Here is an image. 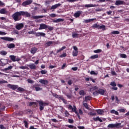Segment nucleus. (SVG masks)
<instances>
[{
  "instance_id": "8",
  "label": "nucleus",
  "mask_w": 129,
  "mask_h": 129,
  "mask_svg": "<svg viewBox=\"0 0 129 129\" xmlns=\"http://www.w3.org/2000/svg\"><path fill=\"white\" fill-rule=\"evenodd\" d=\"M73 49L74 50L73 51V57H76L78 55V48H77V46H74Z\"/></svg>"
},
{
  "instance_id": "26",
  "label": "nucleus",
  "mask_w": 129,
  "mask_h": 129,
  "mask_svg": "<svg viewBox=\"0 0 129 129\" xmlns=\"http://www.w3.org/2000/svg\"><path fill=\"white\" fill-rule=\"evenodd\" d=\"M95 111H96L98 114H100V115H101L102 113L104 112V111H103V110H101L100 109H96L95 110Z\"/></svg>"
},
{
  "instance_id": "38",
  "label": "nucleus",
  "mask_w": 129,
  "mask_h": 129,
  "mask_svg": "<svg viewBox=\"0 0 129 129\" xmlns=\"http://www.w3.org/2000/svg\"><path fill=\"white\" fill-rule=\"evenodd\" d=\"M111 113H113L115 114L116 115H118V112L117 111H115V110H112L110 111Z\"/></svg>"
},
{
  "instance_id": "28",
  "label": "nucleus",
  "mask_w": 129,
  "mask_h": 129,
  "mask_svg": "<svg viewBox=\"0 0 129 129\" xmlns=\"http://www.w3.org/2000/svg\"><path fill=\"white\" fill-rule=\"evenodd\" d=\"M97 91L99 94H101V95H104V93L105 92V91H104V90L99 89V90H97Z\"/></svg>"
},
{
  "instance_id": "50",
  "label": "nucleus",
  "mask_w": 129,
  "mask_h": 129,
  "mask_svg": "<svg viewBox=\"0 0 129 129\" xmlns=\"http://www.w3.org/2000/svg\"><path fill=\"white\" fill-rule=\"evenodd\" d=\"M66 56H67V54H66V53H63L59 55V58H64V57H66Z\"/></svg>"
},
{
  "instance_id": "35",
  "label": "nucleus",
  "mask_w": 129,
  "mask_h": 129,
  "mask_svg": "<svg viewBox=\"0 0 129 129\" xmlns=\"http://www.w3.org/2000/svg\"><path fill=\"white\" fill-rule=\"evenodd\" d=\"M64 49H66V46H62L61 48L56 51V53H60L61 51H63V50H64Z\"/></svg>"
},
{
  "instance_id": "17",
  "label": "nucleus",
  "mask_w": 129,
  "mask_h": 129,
  "mask_svg": "<svg viewBox=\"0 0 129 129\" xmlns=\"http://www.w3.org/2000/svg\"><path fill=\"white\" fill-rule=\"evenodd\" d=\"M115 6H120V5H124V2L120 0H117L115 4Z\"/></svg>"
},
{
  "instance_id": "9",
  "label": "nucleus",
  "mask_w": 129,
  "mask_h": 129,
  "mask_svg": "<svg viewBox=\"0 0 129 129\" xmlns=\"http://www.w3.org/2000/svg\"><path fill=\"white\" fill-rule=\"evenodd\" d=\"M7 87L13 90H16V89H17L18 87H19V86L17 85H12L9 84L7 85Z\"/></svg>"
},
{
  "instance_id": "45",
  "label": "nucleus",
  "mask_w": 129,
  "mask_h": 129,
  "mask_svg": "<svg viewBox=\"0 0 129 129\" xmlns=\"http://www.w3.org/2000/svg\"><path fill=\"white\" fill-rule=\"evenodd\" d=\"M40 72L41 74H42V75L44 74H47V73H48V71L46 70H41Z\"/></svg>"
},
{
  "instance_id": "37",
  "label": "nucleus",
  "mask_w": 129,
  "mask_h": 129,
  "mask_svg": "<svg viewBox=\"0 0 129 129\" xmlns=\"http://www.w3.org/2000/svg\"><path fill=\"white\" fill-rule=\"evenodd\" d=\"M51 94H52V96H53L55 98H57V99H59V97L60 95H58L57 94L54 93H51Z\"/></svg>"
},
{
  "instance_id": "19",
  "label": "nucleus",
  "mask_w": 129,
  "mask_h": 129,
  "mask_svg": "<svg viewBox=\"0 0 129 129\" xmlns=\"http://www.w3.org/2000/svg\"><path fill=\"white\" fill-rule=\"evenodd\" d=\"M37 51H38V49L36 47H34L31 49L30 53L33 54H36V53H37Z\"/></svg>"
},
{
  "instance_id": "7",
  "label": "nucleus",
  "mask_w": 129,
  "mask_h": 129,
  "mask_svg": "<svg viewBox=\"0 0 129 129\" xmlns=\"http://www.w3.org/2000/svg\"><path fill=\"white\" fill-rule=\"evenodd\" d=\"M9 57L13 62H16V61H17V62H19V61L21 60L20 57H17V56L15 55H10Z\"/></svg>"
},
{
  "instance_id": "2",
  "label": "nucleus",
  "mask_w": 129,
  "mask_h": 129,
  "mask_svg": "<svg viewBox=\"0 0 129 129\" xmlns=\"http://www.w3.org/2000/svg\"><path fill=\"white\" fill-rule=\"evenodd\" d=\"M69 109H71L73 112H75L76 114L77 115L78 118L80 119V115H83V111L81 109H79V112L77 111V108H76V106H74V107L71 105H69L68 107Z\"/></svg>"
},
{
  "instance_id": "52",
  "label": "nucleus",
  "mask_w": 129,
  "mask_h": 129,
  "mask_svg": "<svg viewBox=\"0 0 129 129\" xmlns=\"http://www.w3.org/2000/svg\"><path fill=\"white\" fill-rule=\"evenodd\" d=\"M4 110H6L5 106H3L2 107L0 108V112H2V111H4Z\"/></svg>"
},
{
  "instance_id": "18",
  "label": "nucleus",
  "mask_w": 129,
  "mask_h": 129,
  "mask_svg": "<svg viewBox=\"0 0 129 129\" xmlns=\"http://www.w3.org/2000/svg\"><path fill=\"white\" fill-rule=\"evenodd\" d=\"M81 14H82V11H78L74 14V16L76 18H79V17H80V15H81Z\"/></svg>"
},
{
  "instance_id": "44",
  "label": "nucleus",
  "mask_w": 129,
  "mask_h": 129,
  "mask_svg": "<svg viewBox=\"0 0 129 129\" xmlns=\"http://www.w3.org/2000/svg\"><path fill=\"white\" fill-rule=\"evenodd\" d=\"M17 90L18 91H20L21 92H23L25 91V89H24L22 87H19V88H17Z\"/></svg>"
},
{
  "instance_id": "56",
  "label": "nucleus",
  "mask_w": 129,
  "mask_h": 129,
  "mask_svg": "<svg viewBox=\"0 0 129 129\" xmlns=\"http://www.w3.org/2000/svg\"><path fill=\"white\" fill-rule=\"evenodd\" d=\"M68 121L69 123H74V120L73 119H69Z\"/></svg>"
},
{
  "instance_id": "57",
  "label": "nucleus",
  "mask_w": 129,
  "mask_h": 129,
  "mask_svg": "<svg viewBox=\"0 0 129 129\" xmlns=\"http://www.w3.org/2000/svg\"><path fill=\"white\" fill-rule=\"evenodd\" d=\"M47 29L49 31H53L54 30V27L52 26H48Z\"/></svg>"
},
{
  "instance_id": "13",
  "label": "nucleus",
  "mask_w": 129,
  "mask_h": 129,
  "mask_svg": "<svg viewBox=\"0 0 129 129\" xmlns=\"http://www.w3.org/2000/svg\"><path fill=\"white\" fill-rule=\"evenodd\" d=\"M45 29H48V25L45 24H41L38 30H45Z\"/></svg>"
},
{
  "instance_id": "58",
  "label": "nucleus",
  "mask_w": 129,
  "mask_h": 129,
  "mask_svg": "<svg viewBox=\"0 0 129 129\" xmlns=\"http://www.w3.org/2000/svg\"><path fill=\"white\" fill-rule=\"evenodd\" d=\"M90 75H97V73H95L94 71H92L90 72Z\"/></svg>"
},
{
  "instance_id": "1",
  "label": "nucleus",
  "mask_w": 129,
  "mask_h": 129,
  "mask_svg": "<svg viewBox=\"0 0 129 129\" xmlns=\"http://www.w3.org/2000/svg\"><path fill=\"white\" fill-rule=\"evenodd\" d=\"M22 16L26 17L27 18H30L31 17V14L28 13V12L19 11L13 14L12 15V18L15 22H18L22 20Z\"/></svg>"
},
{
  "instance_id": "25",
  "label": "nucleus",
  "mask_w": 129,
  "mask_h": 129,
  "mask_svg": "<svg viewBox=\"0 0 129 129\" xmlns=\"http://www.w3.org/2000/svg\"><path fill=\"white\" fill-rule=\"evenodd\" d=\"M93 120H94V121H100V122H102V119H101L99 116H97V117H94L93 118Z\"/></svg>"
},
{
  "instance_id": "4",
  "label": "nucleus",
  "mask_w": 129,
  "mask_h": 129,
  "mask_svg": "<svg viewBox=\"0 0 129 129\" xmlns=\"http://www.w3.org/2000/svg\"><path fill=\"white\" fill-rule=\"evenodd\" d=\"M121 124V123H116L115 124L111 123L108 125L107 127L109 128H114V127H116V128H119Z\"/></svg>"
},
{
  "instance_id": "10",
  "label": "nucleus",
  "mask_w": 129,
  "mask_h": 129,
  "mask_svg": "<svg viewBox=\"0 0 129 129\" xmlns=\"http://www.w3.org/2000/svg\"><path fill=\"white\" fill-rule=\"evenodd\" d=\"M32 3H33V0H27L25 2H24L22 4V6H23V7H27V6H29V5H31Z\"/></svg>"
},
{
  "instance_id": "29",
  "label": "nucleus",
  "mask_w": 129,
  "mask_h": 129,
  "mask_svg": "<svg viewBox=\"0 0 129 129\" xmlns=\"http://www.w3.org/2000/svg\"><path fill=\"white\" fill-rule=\"evenodd\" d=\"M0 14H2V15H6V14H8V11H7L5 9H2L0 10Z\"/></svg>"
},
{
  "instance_id": "12",
  "label": "nucleus",
  "mask_w": 129,
  "mask_h": 129,
  "mask_svg": "<svg viewBox=\"0 0 129 129\" xmlns=\"http://www.w3.org/2000/svg\"><path fill=\"white\" fill-rule=\"evenodd\" d=\"M110 85H111V86H112V87L111 88V89H112V90H117V87H115L116 86V83H115V82H111L110 84Z\"/></svg>"
},
{
  "instance_id": "24",
  "label": "nucleus",
  "mask_w": 129,
  "mask_h": 129,
  "mask_svg": "<svg viewBox=\"0 0 129 129\" xmlns=\"http://www.w3.org/2000/svg\"><path fill=\"white\" fill-rule=\"evenodd\" d=\"M28 67H29V68H30V69H31L32 70H35V69H36V65H35V64L34 63L28 65Z\"/></svg>"
},
{
  "instance_id": "55",
  "label": "nucleus",
  "mask_w": 129,
  "mask_h": 129,
  "mask_svg": "<svg viewBox=\"0 0 129 129\" xmlns=\"http://www.w3.org/2000/svg\"><path fill=\"white\" fill-rule=\"evenodd\" d=\"M98 3H105V2H109L110 0H98Z\"/></svg>"
},
{
  "instance_id": "27",
  "label": "nucleus",
  "mask_w": 129,
  "mask_h": 129,
  "mask_svg": "<svg viewBox=\"0 0 129 129\" xmlns=\"http://www.w3.org/2000/svg\"><path fill=\"white\" fill-rule=\"evenodd\" d=\"M60 22H64L63 19L59 18L53 21V23H60Z\"/></svg>"
},
{
  "instance_id": "33",
  "label": "nucleus",
  "mask_w": 129,
  "mask_h": 129,
  "mask_svg": "<svg viewBox=\"0 0 129 129\" xmlns=\"http://www.w3.org/2000/svg\"><path fill=\"white\" fill-rule=\"evenodd\" d=\"M79 93L80 95H81L82 96H84L86 94V93H85L84 90H81V91H80Z\"/></svg>"
},
{
  "instance_id": "5",
  "label": "nucleus",
  "mask_w": 129,
  "mask_h": 129,
  "mask_svg": "<svg viewBox=\"0 0 129 129\" xmlns=\"http://www.w3.org/2000/svg\"><path fill=\"white\" fill-rule=\"evenodd\" d=\"M93 29H102L103 31H105V25H101L100 26L99 25L95 23L92 26Z\"/></svg>"
},
{
  "instance_id": "21",
  "label": "nucleus",
  "mask_w": 129,
  "mask_h": 129,
  "mask_svg": "<svg viewBox=\"0 0 129 129\" xmlns=\"http://www.w3.org/2000/svg\"><path fill=\"white\" fill-rule=\"evenodd\" d=\"M61 6V4L58 3L57 4H55L54 5H53L51 8L50 10H55V9H57V8H59V7Z\"/></svg>"
},
{
  "instance_id": "22",
  "label": "nucleus",
  "mask_w": 129,
  "mask_h": 129,
  "mask_svg": "<svg viewBox=\"0 0 129 129\" xmlns=\"http://www.w3.org/2000/svg\"><path fill=\"white\" fill-rule=\"evenodd\" d=\"M7 47L9 49H14L16 47V45L14 43H10L7 44Z\"/></svg>"
},
{
  "instance_id": "48",
  "label": "nucleus",
  "mask_w": 129,
  "mask_h": 129,
  "mask_svg": "<svg viewBox=\"0 0 129 129\" xmlns=\"http://www.w3.org/2000/svg\"><path fill=\"white\" fill-rule=\"evenodd\" d=\"M23 122L24 123V125L25 126V127H26V128H28V121L26 120H24L23 121Z\"/></svg>"
},
{
  "instance_id": "51",
  "label": "nucleus",
  "mask_w": 129,
  "mask_h": 129,
  "mask_svg": "<svg viewBox=\"0 0 129 129\" xmlns=\"http://www.w3.org/2000/svg\"><path fill=\"white\" fill-rule=\"evenodd\" d=\"M64 114L66 117H68V116H69V112H68V111L66 110L64 112Z\"/></svg>"
},
{
  "instance_id": "30",
  "label": "nucleus",
  "mask_w": 129,
  "mask_h": 129,
  "mask_svg": "<svg viewBox=\"0 0 129 129\" xmlns=\"http://www.w3.org/2000/svg\"><path fill=\"white\" fill-rule=\"evenodd\" d=\"M95 20H96V18L85 20V23L86 24H88V23H90V22H92L93 21H95Z\"/></svg>"
},
{
  "instance_id": "31",
  "label": "nucleus",
  "mask_w": 129,
  "mask_h": 129,
  "mask_svg": "<svg viewBox=\"0 0 129 129\" xmlns=\"http://www.w3.org/2000/svg\"><path fill=\"white\" fill-rule=\"evenodd\" d=\"M52 41H49L45 43V46H46V47H49V46H51V45H52Z\"/></svg>"
},
{
  "instance_id": "40",
  "label": "nucleus",
  "mask_w": 129,
  "mask_h": 129,
  "mask_svg": "<svg viewBox=\"0 0 129 129\" xmlns=\"http://www.w3.org/2000/svg\"><path fill=\"white\" fill-rule=\"evenodd\" d=\"M94 7H95V5L93 4H89V5H85L86 8H93Z\"/></svg>"
},
{
  "instance_id": "3",
  "label": "nucleus",
  "mask_w": 129,
  "mask_h": 129,
  "mask_svg": "<svg viewBox=\"0 0 129 129\" xmlns=\"http://www.w3.org/2000/svg\"><path fill=\"white\" fill-rule=\"evenodd\" d=\"M9 62L11 63V60H9V59H0V67H4V66H6V65H8L9 64Z\"/></svg>"
},
{
  "instance_id": "43",
  "label": "nucleus",
  "mask_w": 129,
  "mask_h": 129,
  "mask_svg": "<svg viewBox=\"0 0 129 129\" xmlns=\"http://www.w3.org/2000/svg\"><path fill=\"white\" fill-rule=\"evenodd\" d=\"M119 31H113L111 32V34H112L113 35H118L119 34Z\"/></svg>"
},
{
  "instance_id": "32",
  "label": "nucleus",
  "mask_w": 129,
  "mask_h": 129,
  "mask_svg": "<svg viewBox=\"0 0 129 129\" xmlns=\"http://www.w3.org/2000/svg\"><path fill=\"white\" fill-rule=\"evenodd\" d=\"M44 16H34L32 17V18L34 20H36L37 19H42V18H44Z\"/></svg>"
},
{
  "instance_id": "62",
  "label": "nucleus",
  "mask_w": 129,
  "mask_h": 129,
  "mask_svg": "<svg viewBox=\"0 0 129 129\" xmlns=\"http://www.w3.org/2000/svg\"><path fill=\"white\" fill-rule=\"evenodd\" d=\"M27 81H28V83H30L31 84H33V83H34L33 81L31 79H28Z\"/></svg>"
},
{
  "instance_id": "11",
  "label": "nucleus",
  "mask_w": 129,
  "mask_h": 129,
  "mask_svg": "<svg viewBox=\"0 0 129 129\" xmlns=\"http://www.w3.org/2000/svg\"><path fill=\"white\" fill-rule=\"evenodd\" d=\"M1 40H4V41H8V42H12L14 41V38L12 37H2L0 38Z\"/></svg>"
},
{
  "instance_id": "59",
  "label": "nucleus",
  "mask_w": 129,
  "mask_h": 129,
  "mask_svg": "<svg viewBox=\"0 0 129 129\" xmlns=\"http://www.w3.org/2000/svg\"><path fill=\"white\" fill-rule=\"evenodd\" d=\"M102 51L101 49H97L94 51V53H100Z\"/></svg>"
},
{
  "instance_id": "6",
  "label": "nucleus",
  "mask_w": 129,
  "mask_h": 129,
  "mask_svg": "<svg viewBox=\"0 0 129 129\" xmlns=\"http://www.w3.org/2000/svg\"><path fill=\"white\" fill-rule=\"evenodd\" d=\"M32 88L33 89H35L36 91H41L43 90V88L40 87V84H35L33 85L32 86Z\"/></svg>"
},
{
  "instance_id": "42",
  "label": "nucleus",
  "mask_w": 129,
  "mask_h": 129,
  "mask_svg": "<svg viewBox=\"0 0 129 129\" xmlns=\"http://www.w3.org/2000/svg\"><path fill=\"white\" fill-rule=\"evenodd\" d=\"M66 126H67V127H69V128H74V129L76 128V127L74 126L73 125H66Z\"/></svg>"
},
{
  "instance_id": "15",
  "label": "nucleus",
  "mask_w": 129,
  "mask_h": 129,
  "mask_svg": "<svg viewBox=\"0 0 129 129\" xmlns=\"http://www.w3.org/2000/svg\"><path fill=\"white\" fill-rule=\"evenodd\" d=\"M15 28L17 29V30H21V29H23V28H24V24L19 23L16 25Z\"/></svg>"
},
{
  "instance_id": "63",
  "label": "nucleus",
  "mask_w": 129,
  "mask_h": 129,
  "mask_svg": "<svg viewBox=\"0 0 129 129\" xmlns=\"http://www.w3.org/2000/svg\"><path fill=\"white\" fill-rule=\"evenodd\" d=\"M72 82H73L72 80H69L68 81V84L69 85H72Z\"/></svg>"
},
{
  "instance_id": "46",
  "label": "nucleus",
  "mask_w": 129,
  "mask_h": 129,
  "mask_svg": "<svg viewBox=\"0 0 129 129\" xmlns=\"http://www.w3.org/2000/svg\"><path fill=\"white\" fill-rule=\"evenodd\" d=\"M91 99V97L88 96H86L85 97V101H88V100H90Z\"/></svg>"
},
{
  "instance_id": "60",
  "label": "nucleus",
  "mask_w": 129,
  "mask_h": 129,
  "mask_svg": "<svg viewBox=\"0 0 129 129\" xmlns=\"http://www.w3.org/2000/svg\"><path fill=\"white\" fill-rule=\"evenodd\" d=\"M78 36H79V34L77 33H74V34H73L72 35L73 38H76V37H78Z\"/></svg>"
},
{
  "instance_id": "39",
  "label": "nucleus",
  "mask_w": 129,
  "mask_h": 129,
  "mask_svg": "<svg viewBox=\"0 0 129 129\" xmlns=\"http://www.w3.org/2000/svg\"><path fill=\"white\" fill-rule=\"evenodd\" d=\"M83 105L86 108V109H89V107H88V104H87V103H85L84 102H83Z\"/></svg>"
},
{
  "instance_id": "20",
  "label": "nucleus",
  "mask_w": 129,
  "mask_h": 129,
  "mask_svg": "<svg viewBox=\"0 0 129 129\" xmlns=\"http://www.w3.org/2000/svg\"><path fill=\"white\" fill-rule=\"evenodd\" d=\"M13 69V66H10L8 67V68H6L4 69V72H6V73H9L8 71H10V70H12Z\"/></svg>"
},
{
  "instance_id": "41",
  "label": "nucleus",
  "mask_w": 129,
  "mask_h": 129,
  "mask_svg": "<svg viewBox=\"0 0 129 129\" xmlns=\"http://www.w3.org/2000/svg\"><path fill=\"white\" fill-rule=\"evenodd\" d=\"M98 58V54H95L90 57V59H97Z\"/></svg>"
},
{
  "instance_id": "54",
  "label": "nucleus",
  "mask_w": 129,
  "mask_h": 129,
  "mask_svg": "<svg viewBox=\"0 0 129 129\" xmlns=\"http://www.w3.org/2000/svg\"><path fill=\"white\" fill-rule=\"evenodd\" d=\"M20 69H22V70H25V69H28V67L25 66L19 67Z\"/></svg>"
},
{
  "instance_id": "47",
  "label": "nucleus",
  "mask_w": 129,
  "mask_h": 129,
  "mask_svg": "<svg viewBox=\"0 0 129 129\" xmlns=\"http://www.w3.org/2000/svg\"><path fill=\"white\" fill-rule=\"evenodd\" d=\"M97 113H93L92 112H90L89 113H88V115H91L92 116H94L95 115H96Z\"/></svg>"
},
{
  "instance_id": "49",
  "label": "nucleus",
  "mask_w": 129,
  "mask_h": 129,
  "mask_svg": "<svg viewBox=\"0 0 129 129\" xmlns=\"http://www.w3.org/2000/svg\"><path fill=\"white\" fill-rule=\"evenodd\" d=\"M39 102H42V105L43 106H47L49 105V103L44 102H43V101H39Z\"/></svg>"
},
{
  "instance_id": "23",
  "label": "nucleus",
  "mask_w": 129,
  "mask_h": 129,
  "mask_svg": "<svg viewBox=\"0 0 129 129\" xmlns=\"http://www.w3.org/2000/svg\"><path fill=\"white\" fill-rule=\"evenodd\" d=\"M39 104V109L40 111H42L44 109V106L43 105V103L42 102H38Z\"/></svg>"
},
{
  "instance_id": "64",
  "label": "nucleus",
  "mask_w": 129,
  "mask_h": 129,
  "mask_svg": "<svg viewBox=\"0 0 129 129\" xmlns=\"http://www.w3.org/2000/svg\"><path fill=\"white\" fill-rule=\"evenodd\" d=\"M49 16L51 18H56V14H51L49 15Z\"/></svg>"
},
{
  "instance_id": "53",
  "label": "nucleus",
  "mask_w": 129,
  "mask_h": 129,
  "mask_svg": "<svg viewBox=\"0 0 129 129\" xmlns=\"http://www.w3.org/2000/svg\"><path fill=\"white\" fill-rule=\"evenodd\" d=\"M93 94L94 95V96H97V95H98L99 94L98 93V91H96L93 93Z\"/></svg>"
},
{
  "instance_id": "36",
  "label": "nucleus",
  "mask_w": 129,
  "mask_h": 129,
  "mask_svg": "<svg viewBox=\"0 0 129 129\" xmlns=\"http://www.w3.org/2000/svg\"><path fill=\"white\" fill-rule=\"evenodd\" d=\"M119 55H120V58H124V59H125V58H127V57L126 54H125L124 53H120Z\"/></svg>"
},
{
  "instance_id": "34",
  "label": "nucleus",
  "mask_w": 129,
  "mask_h": 129,
  "mask_svg": "<svg viewBox=\"0 0 129 129\" xmlns=\"http://www.w3.org/2000/svg\"><path fill=\"white\" fill-rule=\"evenodd\" d=\"M1 55H2V56H6L8 54V52L5 50H2L0 51Z\"/></svg>"
},
{
  "instance_id": "61",
  "label": "nucleus",
  "mask_w": 129,
  "mask_h": 129,
  "mask_svg": "<svg viewBox=\"0 0 129 129\" xmlns=\"http://www.w3.org/2000/svg\"><path fill=\"white\" fill-rule=\"evenodd\" d=\"M66 67H67V66L66 63H63V64H62V66L61 69L62 70H64V69H65V68H66Z\"/></svg>"
},
{
  "instance_id": "14",
  "label": "nucleus",
  "mask_w": 129,
  "mask_h": 129,
  "mask_svg": "<svg viewBox=\"0 0 129 129\" xmlns=\"http://www.w3.org/2000/svg\"><path fill=\"white\" fill-rule=\"evenodd\" d=\"M39 82H40V83H41V84H44V85H47V84L49 83V81L48 80L43 79L39 80Z\"/></svg>"
},
{
  "instance_id": "16",
  "label": "nucleus",
  "mask_w": 129,
  "mask_h": 129,
  "mask_svg": "<svg viewBox=\"0 0 129 129\" xmlns=\"http://www.w3.org/2000/svg\"><path fill=\"white\" fill-rule=\"evenodd\" d=\"M36 37H45L46 36V33L44 32H37L35 33Z\"/></svg>"
}]
</instances>
